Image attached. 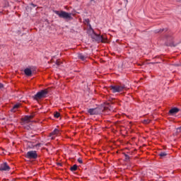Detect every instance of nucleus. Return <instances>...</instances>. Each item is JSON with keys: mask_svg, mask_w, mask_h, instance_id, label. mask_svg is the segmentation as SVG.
I'll list each match as a JSON object with an SVG mask.
<instances>
[{"mask_svg": "<svg viewBox=\"0 0 181 181\" xmlns=\"http://www.w3.org/2000/svg\"><path fill=\"white\" fill-rule=\"evenodd\" d=\"M20 105L18 104L14 105L13 108L11 110V112H16V110L19 108Z\"/></svg>", "mask_w": 181, "mask_h": 181, "instance_id": "13", "label": "nucleus"}, {"mask_svg": "<svg viewBox=\"0 0 181 181\" xmlns=\"http://www.w3.org/2000/svg\"><path fill=\"white\" fill-rule=\"evenodd\" d=\"M27 159H37V152L36 151H28L25 154Z\"/></svg>", "mask_w": 181, "mask_h": 181, "instance_id": "5", "label": "nucleus"}, {"mask_svg": "<svg viewBox=\"0 0 181 181\" xmlns=\"http://www.w3.org/2000/svg\"><path fill=\"white\" fill-rule=\"evenodd\" d=\"M0 13H2V12L0 11Z\"/></svg>", "mask_w": 181, "mask_h": 181, "instance_id": "28", "label": "nucleus"}, {"mask_svg": "<svg viewBox=\"0 0 181 181\" xmlns=\"http://www.w3.org/2000/svg\"><path fill=\"white\" fill-rule=\"evenodd\" d=\"M92 39H93L94 40H95V42H98V43H100V42H104L105 40V37L104 36L95 33L92 35Z\"/></svg>", "mask_w": 181, "mask_h": 181, "instance_id": "6", "label": "nucleus"}, {"mask_svg": "<svg viewBox=\"0 0 181 181\" xmlns=\"http://www.w3.org/2000/svg\"><path fill=\"white\" fill-rule=\"evenodd\" d=\"M124 156H125V160H129V156H128V154L124 153Z\"/></svg>", "mask_w": 181, "mask_h": 181, "instance_id": "19", "label": "nucleus"}, {"mask_svg": "<svg viewBox=\"0 0 181 181\" xmlns=\"http://www.w3.org/2000/svg\"><path fill=\"white\" fill-rule=\"evenodd\" d=\"M85 22H86V23H88V25L90 23V20L88 18L85 20Z\"/></svg>", "mask_w": 181, "mask_h": 181, "instance_id": "22", "label": "nucleus"}, {"mask_svg": "<svg viewBox=\"0 0 181 181\" xmlns=\"http://www.w3.org/2000/svg\"><path fill=\"white\" fill-rule=\"evenodd\" d=\"M164 30H165L164 29H160V30H157L156 32H157V33L163 32Z\"/></svg>", "mask_w": 181, "mask_h": 181, "instance_id": "24", "label": "nucleus"}, {"mask_svg": "<svg viewBox=\"0 0 181 181\" xmlns=\"http://www.w3.org/2000/svg\"><path fill=\"white\" fill-rule=\"evenodd\" d=\"M29 147H30V148H31V147H32V146H29Z\"/></svg>", "mask_w": 181, "mask_h": 181, "instance_id": "27", "label": "nucleus"}, {"mask_svg": "<svg viewBox=\"0 0 181 181\" xmlns=\"http://www.w3.org/2000/svg\"><path fill=\"white\" fill-rule=\"evenodd\" d=\"M47 94H49V90H47V89L41 90L33 95V98L35 101H39V100H42V98H46Z\"/></svg>", "mask_w": 181, "mask_h": 181, "instance_id": "2", "label": "nucleus"}, {"mask_svg": "<svg viewBox=\"0 0 181 181\" xmlns=\"http://www.w3.org/2000/svg\"><path fill=\"white\" fill-rule=\"evenodd\" d=\"M56 64L57 66H60L62 64V62L59 60H57Z\"/></svg>", "mask_w": 181, "mask_h": 181, "instance_id": "20", "label": "nucleus"}, {"mask_svg": "<svg viewBox=\"0 0 181 181\" xmlns=\"http://www.w3.org/2000/svg\"><path fill=\"white\" fill-rule=\"evenodd\" d=\"M41 146H42V144L38 143V144H37L35 145H32L31 149H33L35 148H36V149H39V148H40Z\"/></svg>", "mask_w": 181, "mask_h": 181, "instance_id": "14", "label": "nucleus"}, {"mask_svg": "<svg viewBox=\"0 0 181 181\" xmlns=\"http://www.w3.org/2000/svg\"><path fill=\"white\" fill-rule=\"evenodd\" d=\"M168 155V153L166 152H160L159 153V156H160V158H165V156H166Z\"/></svg>", "mask_w": 181, "mask_h": 181, "instance_id": "16", "label": "nucleus"}, {"mask_svg": "<svg viewBox=\"0 0 181 181\" xmlns=\"http://www.w3.org/2000/svg\"><path fill=\"white\" fill-rule=\"evenodd\" d=\"M31 6H32L33 8H36V5H35L34 4H31Z\"/></svg>", "mask_w": 181, "mask_h": 181, "instance_id": "25", "label": "nucleus"}, {"mask_svg": "<svg viewBox=\"0 0 181 181\" xmlns=\"http://www.w3.org/2000/svg\"><path fill=\"white\" fill-rule=\"evenodd\" d=\"M1 88H4V84H2L1 83H0V90Z\"/></svg>", "mask_w": 181, "mask_h": 181, "instance_id": "23", "label": "nucleus"}, {"mask_svg": "<svg viewBox=\"0 0 181 181\" xmlns=\"http://www.w3.org/2000/svg\"><path fill=\"white\" fill-rule=\"evenodd\" d=\"M143 122H144V124H149V122H151V120H149V119H144Z\"/></svg>", "mask_w": 181, "mask_h": 181, "instance_id": "18", "label": "nucleus"}, {"mask_svg": "<svg viewBox=\"0 0 181 181\" xmlns=\"http://www.w3.org/2000/svg\"><path fill=\"white\" fill-rule=\"evenodd\" d=\"M124 1L126 4H128V0H124Z\"/></svg>", "mask_w": 181, "mask_h": 181, "instance_id": "26", "label": "nucleus"}, {"mask_svg": "<svg viewBox=\"0 0 181 181\" xmlns=\"http://www.w3.org/2000/svg\"><path fill=\"white\" fill-rule=\"evenodd\" d=\"M110 90H111L112 93L115 94V93H122L124 90H125V86L124 85H111L109 87Z\"/></svg>", "mask_w": 181, "mask_h": 181, "instance_id": "3", "label": "nucleus"}, {"mask_svg": "<svg viewBox=\"0 0 181 181\" xmlns=\"http://www.w3.org/2000/svg\"><path fill=\"white\" fill-rule=\"evenodd\" d=\"M54 117L55 118H59V117H60V113L59 112H57L54 114Z\"/></svg>", "mask_w": 181, "mask_h": 181, "instance_id": "17", "label": "nucleus"}, {"mask_svg": "<svg viewBox=\"0 0 181 181\" xmlns=\"http://www.w3.org/2000/svg\"><path fill=\"white\" fill-rule=\"evenodd\" d=\"M56 15H58L59 18H62L63 19H68L69 21H71L73 18L71 17V13H67L66 11H55Z\"/></svg>", "mask_w": 181, "mask_h": 181, "instance_id": "4", "label": "nucleus"}, {"mask_svg": "<svg viewBox=\"0 0 181 181\" xmlns=\"http://www.w3.org/2000/svg\"><path fill=\"white\" fill-rule=\"evenodd\" d=\"M88 57V54H84L81 53L78 54V59H80V60H82V62H87Z\"/></svg>", "mask_w": 181, "mask_h": 181, "instance_id": "10", "label": "nucleus"}, {"mask_svg": "<svg viewBox=\"0 0 181 181\" xmlns=\"http://www.w3.org/2000/svg\"><path fill=\"white\" fill-rule=\"evenodd\" d=\"M111 109L108 108L107 106H100L95 108H90L88 110V112L90 115H100V114H108V111Z\"/></svg>", "mask_w": 181, "mask_h": 181, "instance_id": "1", "label": "nucleus"}, {"mask_svg": "<svg viewBox=\"0 0 181 181\" xmlns=\"http://www.w3.org/2000/svg\"><path fill=\"white\" fill-rule=\"evenodd\" d=\"M24 73L25 76L30 77V76H32V69L29 68H26L25 69H24Z\"/></svg>", "mask_w": 181, "mask_h": 181, "instance_id": "12", "label": "nucleus"}, {"mask_svg": "<svg viewBox=\"0 0 181 181\" xmlns=\"http://www.w3.org/2000/svg\"><path fill=\"white\" fill-rule=\"evenodd\" d=\"M70 170L71 172H76L77 170V165H74L72 167H71Z\"/></svg>", "mask_w": 181, "mask_h": 181, "instance_id": "15", "label": "nucleus"}, {"mask_svg": "<svg viewBox=\"0 0 181 181\" xmlns=\"http://www.w3.org/2000/svg\"><path fill=\"white\" fill-rule=\"evenodd\" d=\"M78 163H83V160L81 158L78 159Z\"/></svg>", "mask_w": 181, "mask_h": 181, "instance_id": "21", "label": "nucleus"}, {"mask_svg": "<svg viewBox=\"0 0 181 181\" xmlns=\"http://www.w3.org/2000/svg\"><path fill=\"white\" fill-rule=\"evenodd\" d=\"M11 170V167L8 166V163H3L0 164V171H8Z\"/></svg>", "mask_w": 181, "mask_h": 181, "instance_id": "9", "label": "nucleus"}, {"mask_svg": "<svg viewBox=\"0 0 181 181\" xmlns=\"http://www.w3.org/2000/svg\"><path fill=\"white\" fill-rule=\"evenodd\" d=\"M35 117L33 115L25 116L22 118L23 124H29V122H32V119Z\"/></svg>", "mask_w": 181, "mask_h": 181, "instance_id": "8", "label": "nucleus"}, {"mask_svg": "<svg viewBox=\"0 0 181 181\" xmlns=\"http://www.w3.org/2000/svg\"><path fill=\"white\" fill-rule=\"evenodd\" d=\"M179 111H180V108L177 107H173L171 110H169V114L170 115H175V114H177V112H179Z\"/></svg>", "mask_w": 181, "mask_h": 181, "instance_id": "11", "label": "nucleus"}, {"mask_svg": "<svg viewBox=\"0 0 181 181\" xmlns=\"http://www.w3.org/2000/svg\"><path fill=\"white\" fill-rule=\"evenodd\" d=\"M60 134V130L58 129H54L52 132H51L49 135V137L50 139H55L56 136H59V134Z\"/></svg>", "mask_w": 181, "mask_h": 181, "instance_id": "7", "label": "nucleus"}]
</instances>
